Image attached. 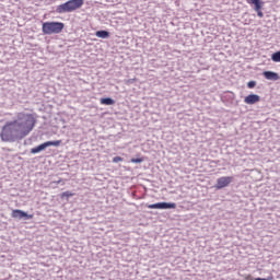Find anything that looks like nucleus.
Segmentation results:
<instances>
[{
	"label": "nucleus",
	"mask_w": 280,
	"mask_h": 280,
	"mask_svg": "<svg viewBox=\"0 0 280 280\" xmlns=\"http://www.w3.org/2000/svg\"><path fill=\"white\" fill-rule=\"evenodd\" d=\"M34 126H36V118H34V115L19 113L15 120L7 122L5 126L2 127L0 133L1 140L9 141L10 143L21 141L34 130Z\"/></svg>",
	"instance_id": "obj_1"
},
{
	"label": "nucleus",
	"mask_w": 280,
	"mask_h": 280,
	"mask_svg": "<svg viewBox=\"0 0 280 280\" xmlns=\"http://www.w3.org/2000/svg\"><path fill=\"white\" fill-rule=\"evenodd\" d=\"M84 5V0H68L67 2L57 7L56 12L58 14H67L69 12H75Z\"/></svg>",
	"instance_id": "obj_2"
},
{
	"label": "nucleus",
	"mask_w": 280,
	"mask_h": 280,
	"mask_svg": "<svg viewBox=\"0 0 280 280\" xmlns=\"http://www.w3.org/2000/svg\"><path fill=\"white\" fill-rule=\"evenodd\" d=\"M65 30V23L62 22H44L42 26V32L46 36H51V34H60Z\"/></svg>",
	"instance_id": "obj_3"
},
{
	"label": "nucleus",
	"mask_w": 280,
	"mask_h": 280,
	"mask_svg": "<svg viewBox=\"0 0 280 280\" xmlns=\"http://www.w3.org/2000/svg\"><path fill=\"white\" fill-rule=\"evenodd\" d=\"M62 143V140H55V141H46L33 149H31V154H38L39 152H43L46 148H51L54 145L55 148H58Z\"/></svg>",
	"instance_id": "obj_4"
},
{
	"label": "nucleus",
	"mask_w": 280,
	"mask_h": 280,
	"mask_svg": "<svg viewBox=\"0 0 280 280\" xmlns=\"http://www.w3.org/2000/svg\"><path fill=\"white\" fill-rule=\"evenodd\" d=\"M235 180V177L233 176H222L217 179V183L214 185V188L220 191V189H224L231 185Z\"/></svg>",
	"instance_id": "obj_5"
},
{
	"label": "nucleus",
	"mask_w": 280,
	"mask_h": 280,
	"mask_svg": "<svg viewBox=\"0 0 280 280\" xmlns=\"http://www.w3.org/2000/svg\"><path fill=\"white\" fill-rule=\"evenodd\" d=\"M11 218L14 220H32L34 218V214H27V212L23 210H12Z\"/></svg>",
	"instance_id": "obj_6"
},
{
	"label": "nucleus",
	"mask_w": 280,
	"mask_h": 280,
	"mask_svg": "<svg viewBox=\"0 0 280 280\" xmlns=\"http://www.w3.org/2000/svg\"><path fill=\"white\" fill-rule=\"evenodd\" d=\"M148 209H176V203L174 202H158L148 206Z\"/></svg>",
	"instance_id": "obj_7"
},
{
	"label": "nucleus",
	"mask_w": 280,
	"mask_h": 280,
	"mask_svg": "<svg viewBox=\"0 0 280 280\" xmlns=\"http://www.w3.org/2000/svg\"><path fill=\"white\" fill-rule=\"evenodd\" d=\"M247 3H250L252 5H254V10L255 12H257V16L259 19H264V12H261L264 2H261V0H247Z\"/></svg>",
	"instance_id": "obj_8"
},
{
	"label": "nucleus",
	"mask_w": 280,
	"mask_h": 280,
	"mask_svg": "<svg viewBox=\"0 0 280 280\" xmlns=\"http://www.w3.org/2000/svg\"><path fill=\"white\" fill-rule=\"evenodd\" d=\"M245 104H257V102H261V96L257 94H249L244 98Z\"/></svg>",
	"instance_id": "obj_9"
},
{
	"label": "nucleus",
	"mask_w": 280,
	"mask_h": 280,
	"mask_svg": "<svg viewBox=\"0 0 280 280\" xmlns=\"http://www.w3.org/2000/svg\"><path fill=\"white\" fill-rule=\"evenodd\" d=\"M262 75L266 80H271L272 82H277L280 79L279 73L273 71H264Z\"/></svg>",
	"instance_id": "obj_10"
},
{
	"label": "nucleus",
	"mask_w": 280,
	"mask_h": 280,
	"mask_svg": "<svg viewBox=\"0 0 280 280\" xmlns=\"http://www.w3.org/2000/svg\"><path fill=\"white\" fill-rule=\"evenodd\" d=\"M101 104H103L104 106H114L115 104V100H113L112 97H104L101 98Z\"/></svg>",
	"instance_id": "obj_11"
},
{
	"label": "nucleus",
	"mask_w": 280,
	"mask_h": 280,
	"mask_svg": "<svg viewBox=\"0 0 280 280\" xmlns=\"http://www.w3.org/2000/svg\"><path fill=\"white\" fill-rule=\"evenodd\" d=\"M95 36H97V38H109L110 37V32H108V31H97L95 33Z\"/></svg>",
	"instance_id": "obj_12"
},
{
	"label": "nucleus",
	"mask_w": 280,
	"mask_h": 280,
	"mask_svg": "<svg viewBox=\"0 0 280 280\" xmlns=\"http://www.w3.org/2000/svg\"><path fill=\"white\" fill-rule=\"evenodd\" d=\"M271 60H272L273 62H280V50H278V51H276V52H273V54L271 55Z\"/></svg>",
	"instance_id": "obj_13"
},
{
	"label": "nucleus",
	"mask_w": 280,
	"mask_h": 280,
	"mask_svg": "<svg viewBox=\"0 0 280 280\" xmlns=\"http://www.w3.org/2000/svg\"><path fill=\"white\" fill-rule=\"evenodd\" d=\"M72 196H73V192H71V191H63V192L61 194V198H62V199L66 198V200H69L70 198H72Z\"/></svg>",
	"instance_id": "obj_14"
},
{
	"label": "nucleus",
	"mask_w": 280,
	"mask_h": 280,
	"mask_svg": "<svg viewBox=\"0 0 280 280\" xmlns=\"http://www.w3.org/2000/svg\"><path fill=\"white\" fill-rule=\"evenodd\" d=\"M247 86H248L249 89H255V88L257 86V81H249V82L247 83Z\"/></svg>",
	"instance_id": "obj_15"
},
{
	"label": "nucleus",
	"mask_w": 280,
	"mask_h": 280,
	"mask_svg": "<svg viewBox=\"0 0 280 280\" xmlns=\"http://www.w3.org/2000/svg\"><path fill=\"white\" fill-rule=\"evenodd\" d=\"M131 163H143V158H132Z\"/></svg>",
	"instance_id": "obj_16"
},
{
	"label": "nucleus",
	"mask_w": 280,
	"mask_h": 280,
	"mask_svg": "<svg viewBox=\"0 0 280 280\" xmlns=\"http://www.w3.org/2000/svg\"><path fill=\"white\" fill-rule=\"evenodd\" d=\"M122 161H124V158H121V156L113 158V163H121Z\"/></svg>",
	"instance_id": "obj_17"
},
{
	"label": "nucleus",
	"mask_w": 280,
	"mask_h": 280,
	"mask_svg": "<svg viewBox=\"0 0 280 280\" xmlns=\"http://www.w3.org/2000/svg\"><path fill=\"white\" fill-rule=\"evenodd\" d=\"M265 280H275V277L273 276H269V277L265 278Z\"/></svg>",
	"instance_id": "obj_18"
},
{
	"label": "nucleus",
	"mask_w": 280,
	"mask_h": 280,
	"mask_svg": "<svg viewBox=\"0 0 280 280\" xmlns=\"http://www.w3.org/2000/svg\"><path fill=\"white\" fill-rule=\"evenodd\" d=\"M56 185H60V183H62V179H59L57 182H54Z\"/></svg>",
	"instance_id": "obj_19"
}]
</instances>
